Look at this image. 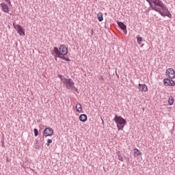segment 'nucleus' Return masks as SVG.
<instances>
[{
	"instance_id": "nucleus-1",
	"label": "nucleus",
	"mask_w": 175,
	"mask_h": 175,
	"mask_svg": "<svg viewBox=\"0 0 175 175\" xmlns=\"http://www.w3.org/2000/svg\"><path fill=\"white\" fill-rule=\"evenodd\" d=\"M68 53H69V50L65 44L60 45L59 49L58 47L55 46L53 51V54H55L57 58L66 55Z\"/></svg>"
},
{
	"instance_id": "nucleus-2",
	"label": "nucleus",
	"mask_w": 175,
	"mask_h": 175,
	"mask_svg": "<svg viewBox=\"0 0 175 175\" xmlns=\"http://www.w3.org/2000/svg\"><path fill=\"white\" fill-rule=\"evenodd\" d=\"M149 5V8L147 10V12L150 13L151 10H154L158 13L159 10V7L161 5V0H146Z\"/></svg>"
},
{
	"instance_id": "nucleus-3",
	"label": "nucleus",
	"mask_w": 175,
	"mask_h": 175,
	"mask_svg": "<svg viewBox=\"0 0 175 175\" xmlns=\"http://www.w3.org/2000/svg\"><path fill=\"white\" fill-rule=\"evenodd\" d=\"M158 14L161 15L162 17H168L169 18H172V14L170 13V11H169V8H167V6L163 3L162 0L160 1V7Z\"/></svg>"
},
{
	"instance_id": "nucleus-4",
	"label": "nucleus",
	"mask_w": 175,
	"mask_h": 175,
	"mask_svg": "<svg viewBox=\"0 0 175 175\" xmlns=\"http://www.w3.org/2000/svg\"><path fill=\"white\" fill-rule=\"evenodd\" d=\"M114 121L117 125L118 131H124V127L126 124V120H125L122 116H118L115 115Z\"/></svg>"
},
{
	"instance_id": "nucleus-5",
	"label": "nucleus",
	"mask_w": 175,
	"mask_h": 175,
	"mask_svg": "<svg viewBox=\"0 0 175 175\" xmlns=\"http://www.w3.org/2000/svg\"><path fill=\"white\" fill-rule=\"evenodd\" d=\"M63 85L66 88V90H73L75 88V83L73 80L70 78H67L64 79L63 82Z\"/></svg>"
},
{
	"instance_id": "nucleus-6",
	"label": "nucleus",
	"mask_w": 175,
	"mask_h": 175,
	"mask_svg": "<svg viewBox=\"0 0 175 175\" xmlns=\"http://www.w3.org/2000/svg\"><path fill=\"white\" fill-rule=\"evenodd\" d=\"M13 26L14 29L17 31L18 33L20 35V36H25V31L24 29H23V27L20 25H16V23H13Z\"/></svg>"
},
{
	"instance_id": "nucleus-7",
	"label": "nucleus",
	"mask_w": 175,
	"mask_h": 175,
	"mask_svg": "<svg viewBox=\"0 0 175 175\" xmlns=\"http://www.w3.org/2000/svg\"><path fill=\"white\" fill-rule=\"evenodd\" d=\"M165 75L167 76L169 79H171L173 80V79H175V71L174 69L170 68L166 70Z\"/></svg>"
},
{
	"instance_id": "nucleus-8",
	"label": "nucleus",
	"mask_w": 175,
	"mask_h": 175,
	"mask_svg": "<svg viewBox=\"0 0 175 175\" xmlns=\"http://www.w3.org/2000/svg\"><path fill=\"white\" fill-rule=\"evenodd\" d=\"M163 84L165 87H174L175 82L172 79L165 78L163 79Z\"/></svg>"
},
{
	"instance_id": "nucleus-9",
	"label": "nucleus",
	"mask_w": 175,
	"mask_h": 175,
	"mask_svg": "<svg viewBox=\"0 0 175 175\" xmlns=\"http://www.w3.org/2000/svg\"><path fill=\"white\" fill-rule=\"evenodd\" d=\"M53 133H54V131L50 127L44 129L43 132V135H44V136H53Z\"/></svg>"
},
{
	"instance_id": "nucleus-10",
	"label": "nucleus",
	"mask_w": 175,
	"mask_h": 175,
	"mask_svg": "<svg viewBox=\"0 0 175 175\" xmlns=\"http://www.w3.org/2000/svg\"><path fill=\"white\" fill-rule=\"evenodd\" d=\"M117 24L118 27L122 29V31H123L124 33L126 35L127 33L126 25H124L123 22H120V21H118Z\"/></svg>"
},
{
	"instance_id": "nucleus-11",
	"label": "nucleus",
	"mask_w": 175,
	"mask_h": 175,
	"mask_svg": "<svg viewBox=\"0 0 175 175\" xmlns=\"http://www.w3.org/2000/svg\"><path fill=\"white\" fill-rule=\"evenodd\" d=\"M138 86H139V91H142V92H147V91H148V88L146 84L139 83Z\"/></svg>"
},
{
	"instance_id": "nucleus-12",
	"label": "nucleus",
	"mask_w": 175,
	"mask_h": 175,
	"mask_svg": "<svg viewBox=\"0 0 175 175\" xmlns=\"http://www.w3.org/2000/svg\"><path fill=\"white\" fill-rule=\"evenodd\" d=\"M0 6L2 8V10L4 13H9V6H8L6 3H1Z\"/></svg>"
},
{
	"instance_id": "nucleus-13",
	"label": "nucleus",
	"mask_w": 175,
	"mask_h": 175,
	"mask_svg": "<svg viewBox=\"0 0 175 175\" xmlns=\"http://www.w3.org/2000/svg\"><path fill=\"white\" fill-rule=\"evenodd\" d=\"M87 120H88V117L85 114H81L79 116V120L81 122H85V121H87Z\"/></svg>"
},
{
	"instance_id": "nucleus-14",
	"label": "nucleus",
	"mask_w": 175,
	"mask_h": 175,
	"mask_svg": "<svg viewBox=\"0 0 175 175\" xmlns=\"http://www.w3.org/2000/svg\"><path fill=\"white\" fill-rule=\"evenodd\" d=\"M41 146L42 144L40 143V141L36 140L34 145V148H36V150H40Z\"/></svg>"
},
{
	"instance_id": "nucleus-15",
	"label": "nucleus",
	"mask_w": 175,
	"mask_h": 175,
	"mask_svg": "<svg viewBox=\"0 0 175 175\" xmlns=\"http://www.w3.org/2000/svg\"><path fill=\"white\" fill-rule=\"evenodd\" d=\"M77 113H81L83 111V108L81 107V104L77 103L75 106Z\"/></svg>"
},
{
	"instance_id": "nucleus-16",
	"label": "nucleus",
	"mask_w": 175,
	"mask_h": 175,
	"mask_svg": "<svg viewBox=\"0 0 175 175\" xmlns=\"http://www.w3.org/2000/svg\"><path fill=\"white\" fill-rule=\"evenodd\" d=\"M97 18L100 23H102V21H103V13H102V12L98 13Z\"/></svg>"
},
{
	"instance_id": "nucleus-17",
	"label": "nucleus",
	"mask_w": 175,
	"mask_h": 175,
	"mask_svg": "<svg viewBox=\"0 0 175 175\" xmlns=\"http://www.w3.org/2000/svg\"><path fill=\"white\" fill-rule=\"evenodd\" d=\"M174 103V97H173L172 96L169 97L168 99V105H170V106L173 105Z\"/></svg>"
},
{
	"instance_id": "nucleus-18",
	"label": "nucleus",
	"mask_w": 175,
	"mask_h": 175,
	"mask_svg": "<svg viewBox=\"0 0 175 175\" xmlns=\"http://www.w3.org/2000/svg\"><path fill=\"white\" fill-rule=\"evenodd\" d=\"M134 155L135 157H139L140 155H142V152H140V150L137 148H134Z\"/></svg>"
},
{
	"instance_id": "nucleus-19",
	"label": "nucleus",
	"mask_w": 175,
	"mask_h": 175,
	"mask_svg": "<svg viewBox=\"0 0 175 175\" xmlns=\"http://www.w3.org/2000/svg\"><path fill=\"white\" fill-rule=\"evenodd\" d=\"M59 58H60V59H64L67 62H70V59H69V57H66L65 56H60Z\"/></svg>"
},
{
	"instance_id": "nucleus-20",
	"label": "nucleus",
	"mask_w": 175,
	"mask_h": 175,
	"mask_svg": "<svg viewBox=\"0 0 175 175\" xmlns=\"http://www.w3.org/2000/svg\"><path fill=\"white\" fill-rule=\"evenodd\" d=\"M57 77H59V79H60V80L62 81V83H64V81L67 79L61 75H58Z\"/></svg>"
},
{
	"instance_id": "nucleus-21",
	"label": "nucleus",
	"mask_w": 175,
	"mask_h": 175,
	"mask_svg": "<svg viewBox=\"0 0 175 175\" xmlns=\"http://www.w3.org/2000/svg\"><path fill=\"white\" fill-rule=\"evenodd\" d=\"M118 159L121 162H124V157L120 154H118Z\"/></svg>"
},
{
	"instance_id": "nucleus-22",
	"label": "nucleus",
	"mask_w": 175,
	"mask_h": 175,
	"mask_svg": "<svg viewBox=\"0 0 175 175\" xmlns=\"http://www.w3.org/2000/svg\"><path fill=\"white\" fill-rule=\"evenodd\" d=\"M137 42L139 44H142V42H143V38L142 37H137Z\"/></svg>"
},
{
	"instance_id": "nucleus-23",
	"label": "nucleus",
	"mask_w": 175,
	"mask_h": 175,
	"mask_svg": "<svg viewBox=\"0 0 175 175\" xmlns=\"http://www.w3.org/2000/svg\"><path fill=\"white\" fill-rule=\"evenodd\" d=\"M39 135V131H38V129H34V136H38Z\"/></svg>"
},
{
	"instance_id": "nucleus-24",
	"label": "nucleus",
	"mask_w": 175,
	"mask_h": 175,
	"mask_svg": "<svg viewBox=\"0 0 175 175\" xmlns=\"http://www.w3.org/2000/svg\"><path fill=\"white\" fill-rule=\"evenodd\" d=\"M51 143H53V140L49 139L47 140L46 146L49 147V146H50V144H51Z\"/></svg>"
},
{
	"instance_id": "nucleus-25",
	"label": "nucleus",
	"mask_w": 175,
	"mask_h": 175,
	"mask_svg": "<svg viewBox=\"0 0 175 175\" xmlns=\"http://www.w3.org/2000/svg\"><path fill=\"white\" fill-rule=\"evenodd\" d=\"M98 80H100L101 81H105V78H103V77H102V75H100V76L98 77Z\"/></svg>"
},
{
	"instance_id": "nucleus-26",
	"label": "nucleus",
	"mask_w": 175,
	"mask_h": 175,
	"mask_svg": "<svg viewBox=\"0 0 175 175\" xmlns=\"http://www.w3.org/2000/svg\"><path fill=\"white\" fill-rule=\"evenodd\" d=\"M7 3H8L10 6H12V1H10V0H5Z\"/></svg>"
},
{
	"instance_id": "nucleus-27",
	"label": "nucleus",
	"mask_w": 175,
	"mask_h": 175,
	"mask_svg": "<svg viewBox=\"0 0 175 175\" xmlns=\"http://www.w3.org/2000/svg\"><path fill=\"white\" fill-rule=\"evenodd\" d=\"M73 90H74L75 92H79V89H77V88H76V86H74Z\"/></svg>"
},
{
	"instance_id": "nucleus-28",
	"label": "nucleus",
	"mask_w": 175,
	"mask_h": 175,
	"mask_svg": "<svg viewBox=\"0 0 175 175\" xmlns=\"http://www.w3.org/2000/svg\"><path fill=\"white\" fill-rule=\"evenodd\" d=\"M91 35L92 36V35H94V30H91Z\"/></svg>"
},
{
	"instance_id": "nucleus-29",
	"label": "nucleus",
	"mask_w": 175,
	"mask_h": 175,
	"mask_svg": "<svg viewBox=\"0 0 175 175\" xmlns=\"http://www.w3.org/2000/svg\"><path fill=\"white\" fill-rule=\"evenodd\" d=\"M101 120H102V124H105V121L103 120V118H101Z\"/></svg>"
},
{
	"instance_id": "nucleus-30",
	"label": "nucleus",
	"mask_w": 175,
	"mask_h": 175,
	"mask_svg": "<svg viewBox=\"0 0 175 175\" xmlns=\"http://www.w3.org/2000/svg\"><path fill=\"white\" fill-rule=\"evenodd\" d=\"M4 146H5V143L3 142V143H2V147H4Z\"/></svg>"
},
{
	"instance_id": "nucleus-31",
	"label": "nucleus",
	"mask_w": 175,
	"mask_h": 175,
	"mask_svg": "<svg viewBox=\"0 0 175 175\" xmlns=\"http://www.w3.org/2000/svg\"><path fill=\"white\" fill-rule=\"evenodd\" d=\"M37 122H38V123L40 122V120H38Z\"/></svg>"
},
{
	"instance_id": "nucleus-32",
	"label": "nucleus",
	"mask_w": 175,
	"mask_h": 175,
	"mask_svg": "<svg viewBox=\"0 0 175 175\" xmlns=\"http://www.w3.org/2000/svg\"><path fill=\"white\" fill-rule=\"evenodd\" d=\"M55 61H57V57H55Z\"/></svg>"
}]
</instances>
